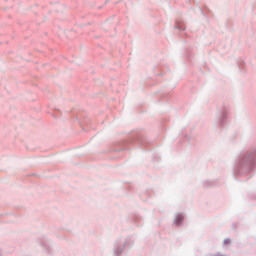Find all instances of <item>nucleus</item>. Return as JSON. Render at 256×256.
Listing matches in <instances>:
<instances>
[{"label": "nucleus", "instance_id": "f257e3e1", "mask_svg": "<svg viewBox=\"0 0 256 256\" xmlns=\"http://www.w3.org/2000/svg\"><path fill=\"white\" fill-rule=\"evenodd\" d=\"M252 162H253V153L246 154L237 160L236 169L247 167V165H249Z\"/></svg>", "mask_w": 256, "mask_h": 256}, {"label": "nucleus", "instance_id": "f03ea898", "mask_svg": "<svg viewBox=\"0 0 256 256\" xmlns=\"http://www.w3.org/2000/svg\"><path fill=\"white\" fill-rule=\"evenodd\" d=\"M183 221H185V214L176 213L174 216L173 224L176 225V227H179L183 224Z\"/></svg>", "mask_w": 256, "mask_h": 256}, {"label": "nucleus", "instance_id": "7ed1b4c3", "mask_svg": "<svg viewBox=\"0 0 256 256\" xmlns=\"http://www.w3.org/2000/svg\"><path fill=\"white\" fill-rule=\"evenodd\" d=\"M123 253V245L114 247V255H121Z\"/></svg>", "mask_w": 256, "mask_h": 256}, {"label": "nucleus", "instance_id": "20e7f679", "mask_svg": "<svg viewBox=\"0 0 256 256\" xmlns=\"http://www.w3.org/2000/svg\"><path fill=\"white\" fill-rule=\"evenodd\" d=\"M231 245V239L226 238L223 240V247H229Z\"/></svg>", "mask_w": 256, "mask_h": 256}, {"label": "nucleus", "instance_id": "39448f33", "mask_svg": "<svg viewBox=\"0 0 256 256\" xmlns=\"http://www.w3.org/2000/svg\"><path fill=\"white\" fill-rule=\"evenodd\" d=\"M213 256H229V255L226 253L218 252V253L214 254Z\"/></svg>", "mask_w": 256, "mask_h": 256}, {"label": "nucleus", "instance_id": "423d86ee", "mask_svg": "<svg viewBox=\"0 0 256 256\" xmlns=\"http://www.w3.org/2000/svg\"><path fill=\"white\" fill-rule=\"evenodd\" d=\"M0 256H3V250H0Z\"/></svg>", "mask_w": 256, "mask_h": 256}]
</instances>
